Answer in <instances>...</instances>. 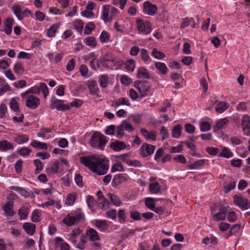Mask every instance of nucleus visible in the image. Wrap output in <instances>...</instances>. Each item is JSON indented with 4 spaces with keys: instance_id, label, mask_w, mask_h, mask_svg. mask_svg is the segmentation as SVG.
<instances>
[{
    "instance_id": "1",
    "label": "nucleus",
    "mask_w": 250,
    "mask_h": 250,
    "mask_svg": "<svg viewBox=\"0 0 250 250\" xmlns=\"http://www.w3.org/2000/svg\"><path fill=\"white\" fill-rule=\"evenodd\" d=\"M80 161L85 167L99 175L105 174L109 167V161L107 158L94 155L81 157Z\"/></svg>"
},
{
    "instance_id": "2",
    "label": "nucleus",
    "mask_w": 250,
    "mask_h": 250,
    "mask_svg": "<svg viewBox=\"0 0 250 250\" xmlns=\"http://www.w3.org/2000/svg\"><path fill=\"white\" fill-rule=\"evenodd\" d=\"M84 218V214L80 209L68 214L62 220V222L67 227L76 225Z\"/></svg>"
},
{
    "instance_id": "3",
    "label": "nucleus",
    "mask_w": 250,
    "mask_h": 250,
    "mask_svg": "<svg viewBox=\"0 0 250 250\" xmlns=\"http://www.w3.org/2000/svg\"><path fill=\"white\" fill-rule=\"evenodd\" d=\"M107 141L106 137L99 132L94 133L91 138L90 146L95 148L103 150L104 147Z\"/></svg>"
},
{
    "instance_id": "4",
    "label": "nucleus",
    "mask_w": 250,
    "mask_h": 250,
    "mask_svg": "<svg viewBox=\"0 0 250 250\" xmlns=\"http://www.w3.org/2000/svg\"><path fill=\"white\" fill-rule=\"evenodd\" d=\"M118 12V9L114 7H112L110 11L109 5H104L103 7L102 19L105 22H110L117 15Z\"/></svg>"
},
{
    "instance_id": "5",
    "label": "nucleus",
    "mask_w": 250,
    "mask_h": 250,
    "mask_svg": "<svg viewBox=\"0 0 250 250\" xmlns=\"http://www.w3.org/2000/svg\"><path fill=\"white\" fill-rule=\"evenodd\" d=\"M217 207V206H215L212 207L211 209V214H213L212 215L213 219L215 221L225 220L226 218L227 208L223 206H220L219 207V211L215 213Z\"/></svg>"
},
{
    "instance_id": "6",
    "label": "nucleus",
    "mask_w": 250,
    "mask_h": 250,
    "mask_svg": "<svg viewBox=\"0 0 250 250\" xmlns=\"http://www.w3.org/2000/svg\"><path fill=\"white\" fill-rule=\"evenodd\" d=\"M134 85L142 97H145L148 95L150 89V86L147 82L146 81L142 82L135 81Z\"/></svg>"
},
{
    "instance_id": "7",
    "label": "nucleus",
    "mask_w": 250,
    "mask_h": 250,
    "mask_svg": "<svg viewBox=\"0 0 250 250\" xmlns=\"http://www.w3.org/2000/svg\"><path fill=\"white\" fill-rule=\"evenodd\" d=\"M136 23L137 29L141 33L147 35L151 32L152 28L149 21L138 20L136 21Z\"/></svg>"
},
{
    "instance_id": "8",
    "label": "nucleus",
    "mask_w": 250,
    "mask_h": 250,
    "mask_svg": "<svg viewBox=\"0 0 250 250\" xmlns=\"http://www.w3.org/2000/svg\"><path fill=\"white\" fill-rule=\"evenodd\" d=\"M233 201L234 204L243 210H246L250 208V202L247 198L235 195L233 196Z\"/></svg>"
},
{
    "instance_id": "9",
    "label": "nucleus",
    "mask_w": 250,
    "mask_h": 250,
    "mask_svg": "<svg viewBox=\"0 0 250 250\" xmlns=\"http://www.w3.org/2000/svg\"><path fill=\"white\" fill-rule=\"evenodd\" d=\"M155 147L154 146L144 143L140 149V153L143 157L152 154L155 150Z\"/></svg>"
},
{
    "instance_id": "10",
    "label": "nucleus",
    "mask_w": 250,
    "mask_h": 250,
    "mask_svg": "<svg viewBox=\"0 0 250 250\" xmlns=\"http://www.w3.org/2000/svg\"><path fill=\"white\" fill-rule=\"evenodd\" d=\"M157 7L149 1H145L143 4V12L150 16H154L157 12Z\"/></svg>"
},
{
    "instance_id": "11",
    "label": "nucleus",
    "mask_w": 250,
    "mask_h": 250,
    "mask_svg": "<svg viewBox=\"0 0 250 250\" xmlns=\"http://www.w3.org/2000/svg\"><path fill=\"white\" fill-rule=\"evenodd\" d=\"M51 104L53 108H56L59 111H64L70 109L69 105L63 104V101L57 99L55 98L52 99Z\"/></svg>"
},
{
    "instance_id": "12",
    "label": "nucleus",
    "mask_w": 250,
    "mask_h": 250,
    "mask_svg": "<svg viewBox=\"0 0 250 250\" xmlns=\"http://www.w3.org/2000/svg\"><path fill=\"white\" fill-rule=\"evenodd\" d=\"M241 125L244 134L250 136V117L248 115L243 116Z\"/></svg>"
},
{
    "instance_id": "13",
    "label": "nucleus",
    "mask_w": 250,
    "mask_h": 250,
    "mask_svg": "<svg viewBox=\"0 0 250 250\" xmlns=\"http://www.w3.org/2000/svg\"><path fill=\"white\" fill-rule=\"evenodd\" d=\"M40 99L35 96H29L26 101V105L30 108L35 109L40 104Z\"/></svg>"
},
{
    "instance_id": "14",
    "label": "nucleus",
    "mask_w": 250,
    "mask_h": 250,
    "mask_svg": "<svg viewBox=\"0 0 250 250\" xmlns=\"http://www.w3.org/2000/svg\"><path fill=\"white\" fill-rule=\"evenodd\" d=\"M86 236L90 241H98L100 240V237L98 232L94 229L91 228L86 232Z\"/></svg>"
},
{
    "instance_id": "15",
    "label": "nucleus",
    "mask_w": 250,
    "mask_h": 250,
    "mask_svg": "<svg viewBox=\"0 0 250 250\" xmlns=\"http://www.w3.org/2000/svg\"><path fill=\"white\" fill-rule=\"evenodd\" d=\"M131 104L129 100L127 98H120L117 100H114L112 102L111 106L112 107H118L120 105H126L130 106Z\"/></svg>"
},
{
    "instance_id": "16",
    "label": "nucleus",
    "mask_w": 250,
    "mask_h": 250,
    "mask_svg": "<svg viewBox=\"0 0 250 250\" xmlns=\"http://www.w3.org/2000/svg\"><path fill=\"white\" fill-rule=\"evenodd\" d=\"M140 131L142 135L146 140L153 141L156 140V133L155 131L148 132L144 128H142Z\"/></svg>"
},
{
    "instance_id": "17",
    "label": "nucleus",
    "mask_w": 250,
    "mask_h": 250,
    "mask_svg": "<svg viewBox=\"0 0 250 250\" xmlns=\"http://www.w3.org/2000/svg\"><path fill=\"white\" fill-rule=\"evenodd\" d=\"M229 123V120L227 118L221 119L216 124V126L214 128V131L217 132L219 130L226 128Z\"/></svg>"
},
{
    "instance_id": "18",
    "label": "nucleus",
    "mask_w": 250,
    "mask_h": 250,
    "mask_svg": "<svg viewBox=\"0 0 250 250\" xmlns=\"http://www.w3.org/2000/svg\"><path fill=\"white\" fill-rule=\"evenodd\" d=\"M14 22V21L13 19L11 18H8L5 20L4 23V31L6 34L9 35L11 34Z\"/></svg>"
},
{
    "instance_id": "19",
    "label": "nucleus",
    "mask_w": 250,
    "mask_h": 250,
    "mask_svg": "<svg viewBox=\"0 0 250 250\" xmlns=\"http://www.w3.org/2000/svg\"><path fill=\"white\" fill-rule=\"evenodd\" d=\"M87 87L91 95H97L99 91L97 83L95 81H89Z\"/></svg>"
},
{
    "instance_id": "20",
    "label": "nucleus",
    "mask_w": 250,
    "mask_h": 250,
    "mask_svg": "<svg viewBox=\"0 0 250 250\" xmlns=\"http://www.w3.org/2000/svg\"><path fill=\"white\" fill-rule=\"evenodd\" d=\"M22 227L29 235H33L35 231L36 226L31 223H24Z\"/></svg>"
},
{
    "instance_id": "21",
    "label": "nucleus",
    "mask_w": 250,
    "mask_h": 250,
    "mask_svg": "<svg viewBox=\"0 0 250 250\" xmlns=\"http://www.w3.org/2000/svg\"><path fill=\"white\" fill-rule=\"evenodd\" d=\"M110 147L115 151H119L125 148V145L123 142L116 141L112 143Z\"/></svg>"
},
{
    "instance_id": "22",
    "label": "nucleus",
    "mask_w": 250,
    "mask_h": 250,
    "mask_svg": "<svg viewBox=\"0 0 250 250\" xmlns=\"http://www.w3.org/2000/svg\"><path fill=\"white\" fill-rule=\"evenodd\" d=\"M14 140L17 144L21 145L26 143L29 140V137L25 134H17Z\"/></svg>"
},
{
    "instance_id": "23",
    "label": "nucleus",
    "mask_w": 250,
    "mask_h": 250,
    "mask_svg": "<svg viewBox=\"0 0 250 250\" xmlns=\"http://www.w3.org/2000/svg\"><path fill=\"white\" fill-rule=\"evenodd\" d=\"M3 209L7 216H13L14 214L13 211V205L11 202H7L4 206Z\"/></svg>"
},
{
    "instance_id": "24",
    "label": "nucleus",
    "mask_w": 250,
    "mask_h": 250,
    "mask_svg": "<svg viewBox=\"0 0 250 250\" xmlns=\"http://www.w3.org/2000/svg\"><path fill=\"white\" fill-rule=\"evenodd\" d=\"M95 225L101 231H105L108 228V225L105 220H96Z\"/></svg>"
},
{
    "instance_id": "25",
    "label": "nucleus",
    "mask_w": 250,
    "mask_h": 250,
    "mask_svg": "<svg viewBox=\"0 0 250 250\" xmlns=\"http://www.w3.org/2000/svg\"><path fill=\"white\" fill-rule=\"evenodd\" d=\"M155 66L162 74L165 75L167 73L168 68L165 63L155 62Z\"/></svg>"
},
{
    "instance_id": "26",
    "label": "nucleus",
    "mask_w": 250,
    "mask_h": 250,
    "mask_svg": "<svg viewBox=\"0 0 250 250\" xmlns=\"http://www.w3.org/2000/svg\"><path fill=\"white\" fill-rule=\"evenodd\" d=\"M100 86L102 88H104L107 86L109 83L108 77L106 75L104 74L101 75L99 79Z\"/></svg>"
},
{
    "instance_id": "27",
    "label": "nucleus",
    "mask_w": 250,
    "mask_h": 250,
    "mask_svg": "<svg viewBox=\"0 0 250 250\" xmlns=\"http://www.w3.org/2000/svg\"><path fill=\"white\" fill-rule=\"evenodd\" d=\"M13 148V146L7 141H2L0 142V150L6 151Z\"/></svg>"
},
{
    "instance_id": "28",
    "label": "nucleus",
    "mask_w": 250,
    "mask_h": 250,
    "mask_svg": "<svg viewBox=\"0 0 250 250\" xmlns=\"http://www.w3.org/2000/svg\"><path fill=\"white\" fill-rule=\"evenodd\" d=\"M137 75L139 78L149 79L150 78L146 69L143 67H140L138 69Z\"/></svg>"
},
{
    "instance_id": "29",
    "label": "nucleus",
    "mask_w": 250,
    "mask_h": 250,
    "mask_svg": "<svg viewBox=\"0 0 250 250\" xmlns=\"http://www.w3.org/2000/svg\"><path fill=\"white\" fill-rule=\"evenodd\" d=\"M29 208L25 207H23L19 209L18 211V214L21 220L25 219L27 217L29 213Z\"/></svg>"
},
{
    "instance_id": "30",
    "label": "nucleus",
    "mask_w": 250,
    "mask_h": 250,
    "mask_svg": "<svg viewBox=\"0 0 250 250\" xmlns=\"http://www.w3.org/2000/svg\"><path fill=\"white\" fill-rule=\"evenodd\" d=\"M149 189L151 193L154 194L158 193L161 189L159 183L156 182L155 183H150L149 186Z\"/></svg>"
},
{
    "instance_id": "31",
    "label": "nucleus",
    "mask_w": 250,
    "mask_h": 250,
    "mask_svg": "<svg viewBox=\"0 0 250 250\" xmlns=\"http://www.w3.org/2000/svg\"><path fill=\"white\" fill-rule=\"evenodd\" d=\"M182 128L180 125H177L174 127L171 131V135L173 138H178L180 137Z\"/></svg>"
},
{
    "instance_id": "32",
    "label": "nucleus",
    "mask_w": 250,
    "mask_h": 250,
    "mask_svg": "<svg viewBox=\"0 0 250 250\" xmlns=\"http://www.w3.org/2000/svg\"><path fill=\"white\" fill-rule=\"evenodd\" d=\"M31 145L35 148L43 150H46L47 148V145L45 143L40 142L36 140H33L31 143Z\"/></svg>"
},
{
    "instance_id": "33",
    "label": "nucleus",
    "mask_w": 250,
    "mask_h": 250,
    "mask_svg": "<svg viewBox=\"0 0 250 250\" xmlns=\"http://www.w3.org/2000/svg\"><path fill=\"white\" fill-rule=\"evenodd\" d=\"M232 155L233 153L231 152L229 148L225 146L222 147V151L219 154L220 156L227 158L232 157Z\"/></svg>"
},
{
    "instance_id": "34",
    "label": "nucleus",
    "mask_w": 250,
    "mask_h": 250,
    "mask_svg": "<svg viewBox=\"0 0 250 250\" xmlns=\"http://www.w3.org/2000/svg\"><path fill=\"white\" fill-rule=\"evenodd\" d=\"M60 26L59 23L53 24L47 31V36L49 37L54 36Z\"/></svg>"
},
{
    "instance_id": "35",
    "label": "nucleus",
    "mask_w": 250,
    "mask_h": 250,
    "mask_svg": "<svg viewBox=\"0 0 250 250\" xmlns=\"http://www.w3.org/2000/svg\"><path fill=\"white\" fill-rule=\"evenodd\" d=\"M76 197V193H69L66 196L65 204L69 206L72 205L75 201Z\"/></svg>"
},
{
    "instance_id": "36",
    "label": "nucleus",
    "mask_w": 250,
    "mask_h": 250,
    "mask_svg": "<svg viewBox=\"0 0 250 250\" xmlns=\"http://www.w3.org/2000/svg\"><path fill=\"white\" fill-rule=\"evenodd\" d=\"M228 108V104L225 102L219 103L215 107L216 111L220 113L223 112L225 110Z\"/></svg>"
},
{
    "instance_id": "37",
    "label": "nucleus",
    "mask_w": 250,
    "mask_h": 250,
    "mask_svg": "<svg viewBox=\"0 0 250 250\" xmlns=\"http://www.w3.org/2000/svg\"><path fill=\"white\" fill-rule=\"evenodd\" d=\"M107 196L110 199L112 203L116 206H120L122 202L118 197L113 194L108 193Z\"/></svg>"
},
{
    "instance_id": "38",
    "label": "nucleus",
    "mask_w": 250,
    "mask_h": 250,
    "mask_svg": "<svg viewBox=\"0 0 250 250\" xmlns=\"http://www.w3.org/2000/svg\"><path fill=\"white\" fill-rule=\"evenodd\" d=\"M217 239L212 235H211L210 237H207L204 238L202 240V243L206 245H208L209 244L215 245L217 244Z\"/></svg>"
},
{
    "instance_id": "39",
    "label": "nucleus",
    "mask_w": 250,
    "mask_h": 250,
    "mask_svg": "<svg viewBox=\"0 0 250 250\" xmlns=\"http://www.w3.org/2000/svg\"><path fill=\"white\" fill-rule=\"evenodd\" d=\"M59 169V163L58 161H55L50 168L48 167L46 169L47 172L51 174L56 173L58 171Z\"/></svg>"
},
{
    "instance_id": "40",
    "label": "nucleus",
    "mask_w": 250,
    "mask_h": 250,
    "mask_svg": "<svg viewBox=\"0 0 250 250\" xmlns=\"http://www.w3.org/2000/svg\"><path fill=\"white\" fill-rule=\"evenodd\" d=\"M156 200L152 198H147L145 200L146 206L150 210H152L155 207Z\"/></svg>"
},
{
    "instance_id": "41",
    "label": "nucleus",
    "mask_w": 250,
    "mask_h": 250,
    "mask_svg": "<svg viewBox=\"0 0 250 250\" xmlns=\"http://www.w3.org/2000/svg\"><path fill=\"white\" fill-rule=\"evenodd\" d=\"M14 71L18 74H22L24 71V67L21 63H16L14 66Z\"/></svg>"
},
{
    "instance_id": "42",
    "label": "nucleus",
    "mask_w": 250,
    "mask_h": 250,
    "mask_svg": "<svg viewBox=\"0 0 250 250\" xmlns=\"http://www.w3.org/2000/svg\"><path fill=\"white\" fill-rule=\"evenodd\" d=\"M11 189L18 191L21 195L27 197L29 195V192L25 189L19 187H12Z\"/></svg>"
},
{
    "instance_id": "43",
    "label": "nucleus",
    "mask_w": 250,
    "mask_h": 250,
    "mask_svg": "<svg viewBox=\"0 0 250 250\" xmlns=\"http://www.w3.org/2000/svg\"><path fill=\"white\" fill-rule=\"evenodd\" d=\"M41 216V211L38 209H35L32 213L31 220L34 222H39Z\"/></svg>"
},
{
    "instance_id": "44",
    "label": "nucleus",
    "mask_w": 250,
    "mask_h": 250,
    "mask_svg": "<svg viewBox=\"0 0 250 250\" xmlns=\"http://www.w3.org/2000/svg\"><path fill=\"white\" fill-rule=\"evenodd\" d=\"M151 55L157 59H162L165 57V55L161 51H158L157 49L154 48L151 52Z\"/></svg>"
},
{
    "instance_id": "45",
    "label": "nucleus",
    "mask_w": 250,
    "mask_h": 250,
    "mask_svg": "<svg viewBox=\"0 0 250 250\" xmlns=\"http://www.w3.org/2000/svg\"><path fill=\"white\" fill-rule=\"evenodd\" d=\"M125 65V68L128 71L132 72L134 70L135 67V61L132 59L128 60L126 61Z\"/></svg>"
},
{
    "instance_id": "46",
    "label": "nucleus",
    "mask_w": 250,
    "mask_h": 250,
    "mask_svg": "<svg viewBox=\"0 0 250 250\" xmlns=\"http://www.w3.org/2000/svg\"><path fill=\"white\" fill-rule=\"evenodd\" d=\"M10 106L12 110L19 113L20 111L17 102L14 99H12L10 103Z\"/></svg>"
},
{
    "instance_id": "47",
    "label": "nucleus",
    "mask_w": 250,
    "mask_h": 250,
    "mask_svg": "<svg viewBox=\"0 0 250 250\" xmlns=\"http://www.w3.org/2000/svg\"><path fill=\"white\" fill-rule=\"evenodd\" d=\"M95 25L94 23L92 22H88L86 25L85 26L84 34L85 35H89L90 34L92 31L94 29Z\"/></svg>"
},
{
    "instance_id": "48",
    "label": "nucleus",
    "mask_w": 250,
    "mask_h": 250,
    "mask_svg": "<svg viewBox=\"0 0 250 250\" xmlns=\"http://www.w3.org/2000/svg\"><path fill=\"white\" fill-rule=\"evenodd\" d=\"M85 43L86 45L92 47H95L96 45V41L95 38L93 36L89 37L85 39Z\"/></svg>"
},
{
    "instance_id": "49",
    "label": "nucleus",
    "mask_w": 250,
    "mask_h": 250,
    "mask_svg": "<svg viewBox=\"0 0 250 250\" xmlns=\"http://www.w3.org/2000/svg\"><path fill=\"white\" fill-rule=\"evenodd\" d=\"M211 125L207 122H203L200 124V129L202 132H206L209 130Z\"/></svg>"
},
{
    "instance_id": "50",
    "label": "nucleus",
    "mask_w": 250,
    "mask_h": 250,
    "mask_svg": "<svg viewBox=\"0 0 250 250\" xmlns=\"http://www.w3.org/2000/svg\"><path fill=\"white\" fill-rule=\"evenodd\" d=\"M141 56L142 59L145 62H146L150 60V57L148 51L145 49H142L141 50Z\"/></svg>"
},
{
    "instance_id": "51",
    "label": "nucleus",
    "mask_w": 250,
    "mask_h": 250,
    "mask_svg": "<svg viewBox=\"0 0 250 250\" xmlns=\"http://www.w3.org/2000/svg\"><path fill=\"white\" fill-rule=\"evenodd\" d=\"M34 164L36 167L35 173H39L42 169V162L38 159L34 161Z\"/></svg>"
},
{
    "instance_id": "52",
    "label": "nucleus",
    "mask_w": 250,
    "mask_h": 250,
    "mask_svg": "<svg viewBox=\"0 0 250 250\" xmlns=\"http://www.w3.org/2000/svg\"><path fill=\"white\" fill-rule=\"evenodd\" d=\"M121 125H123L124 130H126L128 132H131L133 130V128L131 124L128 122H127L126 121H123Z\"/></svg>"
},
{
    "instance_id": "53",
    "label": "nucleus",
    "mask_w": 250,
    "mask_h": 250,
    "mask_svg": "<svg viewBox=\"0 0 250 250\" xmlns=\"http://www.w3.org/2000/svg\"><path fill=\"white\" fill-rule=\"evenodd\" d=\"M10 90L11 88L9 85L6 83H4L0 87V96Z\"/></svg>"
},
{
    "instance_id": "54",
    "label": "nucleus",
    "mask_w": 250,
    "mask_h": 250,
    "mask_svg": "<svg viewBox=\"0 0 250 250\" xmlns=\"http://www.w3.org/2000/svg\"><path fill=\"white\" fill-rule=\"evenodd\" d=\"M110 35L108 33L105 31H103L100 36V41L102 42H106L109 39Z\"/></svg>"
},
{
    "instance_id": "55",
    "label": "nucleus",
    "mask_w": 250,
    "mask_h": 250,
    "mask_svg": "<svg viewBox=\"0 0 250 250\" xmlns=\"http://www.w3.org/2000/svg\"><path fill=\"white\" fill-rule=\"evenodd\" d=\"M74 26L79 32H82L83 27V23L81 21H78L74 22Z\"/></svg>"
},
{
    "instance_id": "56",
    "label": "nucleus",
    "mask_w": 250,
    "mask_h": 250,
    "mask_svg": "<svg viewBox=\"0 0 250 250\" xmlns=\"http://www.w3.org/2000/svg\"><path fill=\"white\" fill-rule=\"evenodd\" d=\"M235 187V182H232L225 186L224 191L225 193H228L231 190L234 189Z\"/></svg>"
},
{
    "instance_id": "57",
    "label": "nucleus",
    "mask_w": 250,
    "mask_h": 250,
    "mask_svg": "<svg viewBox=\"0 0 250 250\" xmlns=\"http://www.w3.org/2000/svg\"><path fill=\"white\" fill-rule=\"evenodd\" d=\"M205 160H198L195 161L193 164L191 165L190 167L191 169H195L202 166L205 163Z\"/></svg>"
},
{
    "instance_id": "58",
    "label": "nucleus",
    "mask_w": 250,
    "mask_h": 250,
    "mask_svg": "<svg viewBox=\"0 0 250 250\" xmlns=\"http://www.w3.org/2000/svg\"><path fill=\"white\" fill-rule=\"evenodd\" d=\"M141 214L138 211H132L130 212V217L134 220H141Z\"/></svg>"
},
{
    "instance_id": "59",
    "label": "nucleus",
    "mask_w": 250,
    "mask_h": 250,
    "mask_svg": "<svg viewBox=\"0 0 250 250\" xmlns=\"http://www.w3.org/2000/svg\"><path fill=\"white\" fill-rule=\"evenodd\" d=\"M40 91H41L43 93L44 97H46L49 94L46 84L44 83H41L40 85Z\"/></svg>"
},
{
    "instance_id": "60",
    "label": "nucleus",
    "mask_w": 250,
    "mask_h": 250,
    "mask_svg": "<svg viewBox=\"0 0 250 250\" xmlns=\"http://www.w3.org/2000/svg\"><path fill=\"white\" fill-rule=\"evenodd\" d=\"M228 220L229 222H234L237 220V216L234 211L229 212L228 214Z\"/></svg>"
},
{
    "instance_id": "61",
    "label": "nucleus",
    "mask_w": 250,
    "mask_h": 250,
    "mask_svg": "<svg viewBox=\"0 0 250 250\" xmlns=\"http://www.w3.org/2000/svg\"><path fill=\"white\" fill-rule=\"evenodd\" d=\"M86 202L89 208L92 209L93 206L95 205V201L94 198L90 195H88L86 197Z\"/></svg>"
},
{
    "instance_id": "62",
    "label": "nucleus",
    "mask_w": 250,
    "mask_h": 250,
    "mask_svg": "<svg viewBox=\"0 0 250 250\" xmlns=\"http://www.w3.org/2000/svg\"><path fill=\"white\" fill-rule=\"evenodd\" d=\"M115 128V125H110L106 128L104 132L106 135H113L114 134Z\"/></svg>"
},
{
    "instance_id": "63",
    "label": "nucleus",
    "mask_w": 250,
    "mask_h": 250,
    "mask_svg": "<svg viewBox=\"0 0 250 250\" xmlns=\"http://www.w3.org/2000/svg\"><path fill=\"white\" fill-rule=\"evenodd\" d=\"M124 128L123 125L121 124L119 126H118L117 129V134L116 136L118 138H122L123 136L124 135Z\"/></svg>"
},
{
    "instance_id": "64",
    "label": "nucleus",
    "mask_w": 250,
    "mask_h": 250,
    "mask_svg": "<svg viewBox=\"0 0 250 250\" xmlns=\"http://www.w3.org/2000/svg\"><path fill=\"white\" fill-rule=\"evenodd\" d=\"M75 181L77 185L79 187H83V178L82 176L80 174L76 173L75 175L74 178Z\"/></svg>"
}]
</instances>
